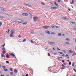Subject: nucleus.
I'll return each instance as SVG.
<instances>
[{"instance_id":"obj_12","label":"nucleus","mask_w":76,"mask_h":76,"mask_svg":"<svg viewBox=\"0 0 76 76\" xmlns=\"http://www.w3.org/2000/svg\"><path fill=\"white\" fill-rule=\"evenodd\" d=\"M65 44H67V45H70L71 44L70 43L68 42H65Z\"/></svg>"},{"instance_id":"obj_1","label":"nucleus","mask_w":76,"mask_h":76,"mask_svg":"<svg viewBox=\"0 0 76 76\" xmlns=\"http://www.w3.org/2000/svg\"><path fill=\"white\" fill-rule=\"evenodd\" d=\"M14 32H13V30H12L11 31V34H10V37H14Z\"/></svg>"},{"instance_id":"obj_44","label":"nucleus","mask_w":76,"mask_h":76,"mask_svg":"<svg viewBox=\"0 0 76 76\" xmlns=\"http://www.w3.org/2000/svg\"><path fill=\"white\" fill-rule=\"evenodd\" d=\"M26 41V39H24L23 40V42H25V41Z\"/></svg>"},{"instance_id":"obj_41","label":"nucleus","mask_w":76,"mask_h":76,"mask_svg":"<svg viewBox=\"0 0 76 76\" xmlns=\"http://www.w3.org/2000/svg\"><path fill=\"white\" fill-rule=\"evenodd\" d=\"M62 63H64L65 62V61L63 60H62Z\"/></svg>"},{"instance_id":"obj_8","label":"nucleus","mask_w":76,"mask_h":76,"mask_svg":"<svg viewBox=\"0 0 76 76\" xmlns=\"http://www.w3.org/2000/svg\"><path fill=\"white\" fill-rule=\"evenodd\" d=\"M10 56H12V57H15L16 58V56H15V55H14V54H12V53H10Z\"/></svg>"},{"instance_id":"obj_45","label":"nucleus","mask_w":76,"mask_h":76,"mask_svg":"<svg viewBox=\"0 0 76 76\" xmlns=\"http://www.w3.org/2000/svg\"><path fill=\"white\" fill-rule=\"evenodd\" d=\"M59 1H60V2H61V3H63V1L61 0H59Z\"/></svg>"},{"instance_id":"obj_25","label":"nucleus","mask_w":76,"mask_h":76,"mask_svg":"<svg viewBox=\"0 0 76 76\" xmlns=\"http://www.w3.org/2000/svg\"><path fill=\"white\" fill-rule=\"evenodd\" d=\"M2 68L4 69H6V66H2Z\"/></svg>"},{"instance_id":"obj_4","label":"nucleus","mask_w":76,"mask_h":76,"mask_svg":"<svg viewBox=\"0 0 76 76\" xmlns=\"http://www.w3.org/2000/svg\"><path fill=\"white\" fill-rule=\"evenodd\" d=\"M50 26H43V28H45V29H48L49 28Z\"/></svg>"},{"instance_id":"obj_43","label":"nucleus","mask_w":76,"mask_h":76,"mask_svg":"<svg viewBox=\"0 0 76 76\" xmlns=\"http://www.w3.org/2000/svg\"><path fill=\"white\" fill-rule=\"evenodd\" d=\"M55 28H59V27L57 26H55Z\"/></svg>"},{"instance_id":"obj_39","label":"nucleus","mask_w":76,"mask_h":76,"mask_svg":"<svg viewBox=\"0 0 76 76\" xmlns=\"http://www.w3.org/2000/svg\"><path fill=\"white\" fill-rule=\"evenodd\" d=\"M69 65H71V62H69Z\"/></svg>"},{"instance_id":"obj_23","label":"nucleus","mask_w":76,"mask_h":76,"mask_svg":"<svg viewBox=\"0 0 76 76\" xmlns=\"http://www.w3.org/2000/svg\"><path fill=\"white\" fill-rule=\"evenodd\" d=\"M2 53L3 54H5V53H6V51H4L2 52Z\"/></svg>"},{"instance_id":"obj_47","label":"nucleus","mask_w":76,"mask_h":76,"mask_svg":"<svg viewBox=\"0 0 76 76\" xmlns=\"http://www.w3.org/2000/svg\"><path fill=\"white\" fill-rule=\"evenodd\" d=\"M65 69V67H62L61 68V69Z\"/></svg>"},{"instance_id":"obj_61","label":"nucleus","mask_w":76,"mask_h":76,"mask_svg":"<svg viewBox=\"0 0 76 76\" xmlns=\"http://www.w3.org/2000/svg\"><path fill=\"white\" fill-rule=\"evenodd\" d=\"M58 60H59V59H60V57H58Z\"/></svg>"},{"instance_id":"obj_11","label":"nucleus","mask_w":76,"mask_h":76,"mask_svg":"<svg viewBox=\"0 0 76 76\" xmlns=\"http://www.w3.org/2000/svg\"><path fill=\"white\" fill-rule=\"evenodd\" d=\"M46 33H47V34H50V31H48V30H47L46 31Z\"/></svg>"},{"instance_id":"obj_17","label":"nucleus","mask_w":76,"mask_h":76,"mask_svg":"<svg viewBox=\"0 0 76 76\" xmlns=\"http://www.w3.org/2000/svg\"><path fill=\"white\" fill-rule=\"evenodd\" d=\"M58 36H61V34L59 33L58 34Z\"/></svg>"},{"instance_id":"obj_50","label":"nucleus","mask_w":76,"mask_h":76,"mask_svg":"<svg viewBox=\"0 0 76 76\" xmlns=\"http://www.w3.org/2000/svg\"><path fill=\"white\" fill-rule=\"evenodd\" d=\"M53 54H54V55H57V53H55Z\"/></svg>"},{"instance_id":"obj_38","label":"nucleus","mask_w":76,"mask_h":76,"mask_svg":"<svg viewBox=\"0 0 76 76\" xmlns=\"http://www.w3.org/2000/svg\"><path fill=\"white\" fill-rule=\"evenodd\" d=\"M10 70H11V71H12V72H13V69H12V68H10Z\"/></svg>"},{"instance_id":"obj_10","label":"nucleus","mask_w":76,"mask_h":76,"mask_svg":"<svg viewBox=\"0 0 76 76\" xmlns=\"http://www.w3.org/2000/svg\"><path fill=\"white\" fill-rule=\"evenodd\" d=\"M54 3L55 4V6H58V4H57V3H56V2H54Z\"/></svg>"},{"instance_id":"obj_15","label":"nucleus","mask_w":76,"mask_h":76,"mask_svg":"<svg viewBox=\"0 0 76 76\" xmlns=\"http://www.w3.org/2000/svg\"><path fill=\"white\" fill-rule=\"evenodd\" d=\"M2 50H3V51H6V50L5 49V48H2Z\"/></svg>"},{"instance_id":"obj_60","label":"nucleus","mask_w":76,"mask_h":76,"mask_svg":"<svg viewBox=\"0 0 76 76\" xmlns=\"http://www.w3.org/2000/svg\"><path fill=\"white\" fill-rule=\"evenodd\" d=\"M24 5H25V6H27V4H24Z\"/></svg>"},{"instance_id":"obj_13","label":"nucleus","mask_w":76,"mask_h":76,"mask_svg":"<svg viewBox=\"0 0 76 76\" xmlns=\"http://www.w3.org/2000/svg\"><path fill=\"white\" fill-rule=\"evenodd\" d=\"M14 72L15 73H18V70H16V69H14Z\"/></svg>"},{"instance_id":"obj_31","label":"nucleus","mask_w":76,"mask_h":76,"mask_svg":"<svg viewBox=\"0 0 76 76\" xmlns=\"http://www.w3.org/2000/svg\"><path fill=\"white\" fill-rule=\"evenodd\" d=\"M62 67H65L64 65L63 64H62Z\"/></svg>"},{"instance_id":"obj_9","label":"nucleus","mask_w":76,"mask_h":76,"mask_svg":"<svg viewBox=\"0 0 76 76\" xmlns=\"http://www.w3.org/2000/svg\"><path fill=\"white\" fill-rule=\"evenodd\" d=\"M62 19H64V20H67V19H68V18L66 17H62Z\"/></svg>"},{"instance_id":"obj_21","label":"nucleus","mask_w":76,"mask_h":76,"mask_svg":"<svg viewBox=\"0 0 76 76\" xmlns=\"http://www.w3.org/2000/svg\"><path fill=\"white\" fill-rule=\"evenodd\" d=\"M51 34H52L53 35H56V33H54V32H51Z\"/></svg>"},{"instance_id":"obj_57","label":"nucleus","mask_w":76,"mask_h":76,"mask_svg":"<svg viewBox=\"0 0 76 76\" xmlns=\"http://www.w3.org/2000/svg\"><path fill=\"white\" fill-rule=\"evenodd\" d=\"M53 51H55V50H56V49H55L54 48H53Z\"/></svg>"},{"instance_id":"obj_6","label":"nucleus","mask_w":76,"mask_h":76,"mask_svg":"<svg viewBox=\"0 0 76 76\" xmlns=\"http://www.w3.org/2000/svg\"><path fill=\"white\" fill-rule=\"evenodd\" d=\"M51 9H52V10H53V9H57V7H51Z\"/></svg>"},{"instance_id":"obj_26","label":"nucleus","mask_w":76,"mask_h":76,"mask_svg":"<svg viewBox=\"0 0 76 76\" xmlns=\"http://www.w3.org/2000/svg\"><path fill=\"white\" fill-rule=\"evenodd\" d=\"M27 24V23H23V25H26Z\"/></svg>"},{"instance_id":"obj_32","label":"nucleus","mask_w":76,"mask_h":76,"mask_svg":"<svg viewBox=\"0 0 76 76\" xmlns=\"http://www.w3.org/2000/svg\"><path fill=\"white\" fill-rule=\"evenodd\" d=\"M73 29H74V30H75V31H76V28H73Z\"/></svg>"},{"instance_id":"obj_28","label":"nucleus","mask_w":76,"mask_h":76,"mask_svg":"<svg viewBox=\"0 0 76 76\" xmlns=\"http://www.w3.org/2000/svg\"><path fill=\"white\" fill-rule=\"evenodd\" d=\"M18 38H21V36L20 35L18 36Z\"/></svg>"},{"instance_id":"obj_3","label":"nucleus","mask_w":76,"mask_h":76,"mask_svg":"<svg viewBox=\"0 0 76 76\" xmlns=\"http://www.w3.org/2000/svg\"><path fill=\"white\" fill-rule=\"evenodd\" d=\"M22 15L23 16H28V14L26 13H23Z\"/></svg>"},{"instance_id":"obj_35","label":"nucleus","mask_w":76,"mask_h":76,"mask_svg":"<svg viewBox=\"0 0 76 76\" xmlns=\"http://www.w3.org/2000/svg\"><path fill=\"white\" fill-rule=\"evenodd\" d=\"M62 51H63V52H64V53H66V51H65V50H62Z\"/></svg>"},{"instance_id":"obj_48","label":"nucleus","mask_w":76,"mask_h":76,"mask_svg":"<svg viewBox=\"0 0 76 76\" xmlns=\"http://www.w3.org/2000/svg\"><path fill=\"white\" fill-rule=\"evenodd\" d=\"M57 50H60V48H57Z\"/></svg>"},{"instance_id":"obj_40","label":"nucleus","mask_w":76,"mask_h":76,"mask_svg":"<svg viewBox=\"0 0 76 76\" xmlns=\"http://www.w3.org/2000/svg\"><path fill=\"white\" fill-rule=\"evenodd\" d=\"M31 43H34V41H33L32 40H31Z\"/></svg>"},{"instance_id":"obj_18","label":"nucleus","mask_w":76,"mask_h":76,"mask_svg":"<svg viewBox=\"0 0 76 76\" xmlns=\"http://www.w3.org/2000/svg\"><path fill=\"white\" fill-rule=\"evenodd\" d=\"M66 40L67 41H70V39L67 38H66Z\"/></svg>"},{"instance_id":"obj_2","label":"nucleus","mask_w":76,"mask_h":76,"mask_svg":"<svg viewBox=\"0 0 76 76\" xmlns=\"http://www.w3.org/2000/svg\"><path fill=\"white\" fill-rule=\"evenodd\" d=\"M38 19V17H34L33 18V20L34 22H36L37 20Z\"/></svg>"},{"instance_id":"obj_33","label":"nucleus","mask_w":76,"mask_h":76,"mask_svg":"<svg viewBox=\"0 0 76 76\" xmlns=\"http://www.w3.org/2000/svg\"><path fill=\"white\" fill-rule=\"evenodd\" d=\"M6 62L7 63V64H9V62L7 61H6Z\"/></svg>"},{"instance_id":"obj_55","label":"nucleus","mask_w":76,"mask_h":76,"mask_svg":"<svg viewBox=\"0 0 76 76\" xmlns=\"http://www.w3.org/2000/svg\"><path fill=\"white\" fill-rule=\"evenodd\" d=\"M74 72H76V70L75 69H74Z\"/></svg>"},{"instance_id":"obj_16","label":"nucleus","mask_w":76,"mask_h":76,"mask_svg":"<svg viewBox=\"0 0 76 76\" xmlns=\"http://www.w3.org/2000/svg\"><path fill=\"white\" fill-rule=\"evenodd\" d=\"M74 2H75V1L73 0L72 1L71 3V4H73V3H74Z\"/></svg>"},{"instance_id":"obj_64","label":"nucleus","mask_w":76,"mask_h":76,"mask_svg":"<svg viewBox=\"0 0 76 76\" xmlns=\"http://www.w3.org/2000/svg\"><path fill=\"white\" fill-rule=\"evenodd\" d=\"M68 10H69V11H70V10L69 9H68Z\"/></svg>"},{"instance_id":"obj_27","label":"nucleus","mask_w":76,"mask_h":76,"mask_svg":"<svg viewBox=\"0 0 76 76\" xmlns=\"http://www.w3.org/2000/svg\"><path fill=\"white\" fill-rule=\"evenodd\" d=\"M48 56H49V57H51V55L49 54V53L48 54Z\"/></svg>"},{"instance_id":"obj_51","label":"nucleus","mask_w":76,"mask_h":76,"mask_svg":"<svg viewBox=\"0 0 76 76\" xmlns=\"http://www.w3.org/2000/svg\"><path fill=\"white\" fill-rule=\"evenodd\" d=\"M71 23H72V24H74V23L73 22H72Z\"/></svg>"},{"instance_id":"obj_54","label":"nucleus","mask_w":76,"mask_h":76,"mask_svg":"<svg viewBox=\"0 0 76 76\" xmlns=\"http://www.w3.org/2000/svg\"><path fill=\"white\" fill-rule=\"evenodd\" d=\"M17 22H18V23H22V22H20V21H18Z\"/></svg>"},{"instance_id":"obj_42","label":"nucleus","mask_w":76,"mask_h":76,"mask_svg":"<svg viewBox=\"0 0 76 76\" xmlns=\"http://www.w3.org/2000/svg\"><path fill=\"white\" fill-rule=\"evenodd\" d=\"M72 66L73 67H74V66H75V64H74V63L72 64Z\"/></svg>"},{"instance_id":"obj_7","label":"nucleus","mask_w":76,"mask_h":76,"mask_svg":"<svg viewBox=\"0 0 76 76\" xmlns=\"http://www.w3.org/2000/svg\"><path fill=\"white\" fill-rule=\"evenodd\" d=\"M49 44H50V45H53V44H55V43L54 42H49Z\"/></svg>"},{"instance_id":"obj_36","label":"nucleus","mask_w":76,"mask_h":76,"mask_svg":"<svg viewBox=\"0 0 76 76\" xmlns=\"http://www.w3.org/2000/svg\"><path fill=\"white\" fill-rule=\"evenodd\" d=\"M1 25H2V23L0 22V26H1Z\"/></svg>"},{"instance_id":"obj_34","label":"nucleus","mask_w":76,"mask_h":76,"mask_svg":"<svg viewBox=\"0 0 76 76\" xmlns=\"http://www.w3.org/2000/svg\"><path fill=\"white\" fill-rule=\"evenodd\" d=\"M56 28V26H53L52 27V28Z\"/></svg>"},{"instance_id":"obj_49","label":"nucleus","mask_w":76,"mask_h":76,"mask_svg":"<svg viewBox=\"0 0 76 76\" xmlns=\"http://www.w3.org/2000/svg\"><path fill=\"white\" fill-rule=\"evenodd\" d=\"M65 56H66V57H68V55L67 54H66V55H65Z\"/></svg>"},{"instance_id":"obj_22","label":"nucleus","mask_w":76,"mask_h":76,"mask_svg":"<svg viewBox=\"0 0 76 76\" xmlns=\"http://www.w3.org/2000/svg\"><path fill=\"white\" fill-rule=\"evenodd\" d=\"M4 71L5 72H7V71H8V70L7 69H4Z\"/></svg>"},{"instance_id":"obj_59","label":"nucleus","mask_w":76,"mask_h":76,"mask_svg":"<svg viewBox=\"0 0 76 76\" xmlns=\"http://www.w3.org/2000/svg\"><path fill=\"white\" fill-rule=\"evenodd\" d=\"M62 56L63 57H64V54H63Z\"/></svg>"},{"instance_id":"obj_30","label":"nucleus","mask_w":76,"mask_h":76,"mask_svg":"<svg viewBox=\"0 0 76 76\" xmlns=\"http://www.w3.org/2000/svg\"><path fill=\"white\" fill-rule=\"evenodd\" d=\"M50 4H52V6H54L53 3L52 2H50Z\"/></svg>"},{"instance_id":"obj_20","label":"nucleus","mask_w":76,"mask_h":76,"mask_svg":"<svg viewBox=\"0 0 76 76\" xmlns=\"http://www.w3.org/2000/svg\"><path fill=\"white\" fill-rule=\"evenodd\" d=\"M31 34H34V31H31Z\"/></svg>"},{"instance_id":"obj_53","label":"nucleus","mask_w":76,"mask_h":76,"mask_svg":"<svg viewBox=\"0 0 76 76\" xmlns=\"http://www.w3.org/2000/svg\"><path fill=\"white\" fill-rule=\"evenodd\" d=\"M8 56H9L8 55H6V57H7Z\"/></svg>"},{"instance_id":"obj_37","label":"nucleus","mask_w":76,"mask_h":76,"mask_svg":"<svg viewBox=\"0 0 76 76\" xmlns=\"http://www.w3.org/2000/svg\"><path fill=\"white\" fill-rule=\"evenodd\" d=\"M41 4H42V5H45V3H42H42H41Z\"/></svg>"},{"instance_id":"obj_14","label":"nucleus","mask_w":76,"mask_h":76,"mask_svg":"<svg viewBox=\"0 0 76 76\" xmlns=\"http://www.w3.org/2000/svg\"><path fill=\"white\" fill-rule=\"evenodd\" d=\"M1 57H6V56L2 54L1 55Z\"/></svg>"},{"instance_id":"obj_29","label":"nucleus","mask_w":76,"mask_h":76,"mask_svg":"<svg viewBox=\"0 0 76 76\" xmlns=\"http://www.w3.org/2000/svg\"><path fill=\"white\" fill-rule=\"evenodd\" d=\"M10 74H11V75H13V72H10Z\"/></svg>"},{"instance_id":"obj_62","label":"nucleus","mask_w":76,"mask_h":76,"mask_svg":"<svg viewBox=\"0 0 76 76\" xmlns=\"http://www.w3.org/2000/svg\"><path fill=\"white\" fill-rule=\"evenodd\" d=\"M67 59H69V57L68 56V57H67Z\"/></svg>"},{"instance_id":"obj_19","label":"nucleus","mask_w":76,"mask_h":76,"mask_svg":"<svg viewBox=\"0 0 76 76\" xmlns=\"http://www.w3.org/2000/svg\"><path fill=\"white\" fill-rule=\"evenodd\" d=\"M27 6H28V7H32V6H31L30 5H29L28 4H27Z\"/></svg>"},{"instance_id":"obj_5","label":"nucleus","mask_w":76,"mask_h":76,"mask_svg":"<svg viewBox=\"0 0 76 76\" xmlns=\"http://www.w3.org/2000/svg\"><path fill=\"white\" fill-rule=\"evenodd\" d=\"M68 52H69L70 53H72V54H73L74 53H75V52L71 50H69Z\"/></svg>"},{"instance_id":"obj_46","label":"nucleus","mask_w":76,"mask_h":76,"mask_svg":"<svg viewBox=\"0 0 76 76\" xmlns=\"http://www.w3.org/2000/svg\"><path fill=\"white\" fill-rule=\"evenodd\" d=\"M4 46H5V44H4L2 46V47H4Z\"/></svg>"},{"instance_id":"obj_63","label":"nucleus","mask_w":76,"mask_h":76,"mask_svg":"<svg viewBox=\"0 0 76 76\" xmlns=\"http://www.w3.org/2000/svg\"><path fill=\"white\" fill-rule=\"evenodd\" d=\"M26 76H28V74H26Z\"/></svg>"},{"instance_id":"obj_52","label":"nucleus","mask_w":76,"mask_h":76,"mask_svg":"<svg viewBox=\"0 0 76 76\" xmlns=\"http://www.w3.org/2000/svg\"><path fill=\"white\" fill-rule=\"evenodd\" d=\"M57 2H58V3H60V0H58L57 1Z\"/></svg>"},{"instance_id":"obj_58","label":"nucleus","mask_w":76,"mask_h":76,"mask_svg":"<svg viewBox=\"0 0 76 76\" xmlns=\"http://www.w3.org/2000/svg\"><path fill=\"white\" fill-rule=\"evenodd\" d=\"M1 76H4V75H1Z\"/></svg>"},{"instance_id":"obj_24","label":"nucleus","mask_w":76,"mask_h":76,"mask_svg":"<svg viewBox=\"0 0 76 76\" xmlns=\"http://www.w3.org/2000/svg\"><path fill=\"white\" fill-rule=\"evenodd\" d=\"M58 53H59V54H63V52H59Z\"/></svg>"},{"instance_id":"obj_56","label":"nucleus","mask_w":76,"mask_h":76,"mask_svg":"<svg viewBox=\"0 0 76 76\" xmlns=\"http://www.w3.org/2000/svg\"><path fill=\"white\" fill-rule=\"evenodd\" d=\"M8 32H10V29H8Z\"/></svg>"}]
</instances>
